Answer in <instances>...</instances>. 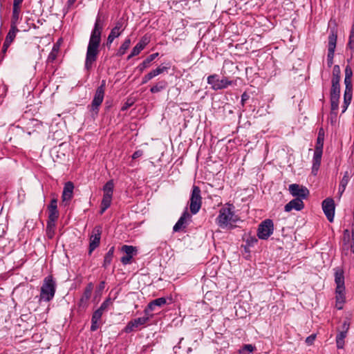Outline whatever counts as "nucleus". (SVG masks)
Listing matches in <instances>:
<instances>
[{
    "label": "nucleus",
    "mask_w": 354,
    "mask_h": 354,
    "mask_svg": "<svg viewBox=\"0 0 354 354\" xmlns=\"http://www.w3.org/2000/svg\"><path fill=\"white\" fill-rule=\"evenodd\" d=\"M351 176L348 171H345L344 176L339 183L338 192L340 196L344 193L346 189V187L350 180Z\"/></svg>",
    "instance_id": "cd10ccee"
},
{
    "label": "nucleus",
    "mask_w": 354,
    "mask_h": 354,
    "mask_svg": "<svg viewBox=\"0 0 354 354\" xmlns=\"http://www.w3.org/2000/svg\"><path fill=\"white\" fill-rule=\"evenodd\" d=\"M316 338L315 334H312L306 339V343L308 345H312Z\"/></svg>",
    "instance_id": "09e8293b"
},
{
    "label": "nucleus",
    "mask_w": 354,
    "mask_h": 354,
    "mask_svg": "<svg viewBox=\"0 0 354 354\" xmlns=\"http://www.w3.org/2000/svg\"><path fill=\"white\" fill-rule=\"evenodd\" d=\"M10 46V44H7L6 41H4L3 48H2V53H6Z\"/></svg>",
    "instance_id": "13d9d810"
},
{
    "label": "nucleus",
    "mask_w": 354,
    "mask_h": 354,
    "mask_svg": "<svg viewBox=\"0 0 354 354\" xmlns=\"http://www.w3.org/2000/svg\"><path fill=\"white\" fill-rule=\"evenodd\" d=\"M239 220V216L234 213L233 205L222 207L216 218V223L221 228H233L235 223Z\"/></svg>",
    "instance_id": "f03ea898"
},
{
    "label": "nucleus",
    "mask_w": 354,
    "mask_h": 354,
    "mask_svg": "<svg viewBox=\"0 0 354 354\" xmlns=\"http://www.w3.org/2000/svg\"><path fill=\"white\" fill-rule=\"evenodd\" d=\"M274 225L270 219H266L259 225L257 236L260 239L266 240L273 233Z\"/></svg>",
    "instance_id": "0eeeda50"
},
{
    "label": "nucleus",
    "mask_w": 354,
    "mask_h": 354,
    "mask_svg": "<svg viewBox=\"0 0 354 354\" xmlns=\"http://www.w3.org/2000/svg\"><path fill=\"white\" fill-rule=\"evenodd\" d=\"M288 190L295 198H299L301 200L306 198L309 194V191L306 187L296 183L290 185Z\"/></svg>",
    "instance_id": "9d476101"
},
{
    "label": "nucleus",
    "mask_w": 354,
    "mask_h": 354,
    "mask_svg": "<svg viewBox=\"0 0 354 354\" xmlns=\"http://www.w3.org/2000/svg\"><path fill=\"white\" fill-rule=\"evenodd\" d=\"M336 292V307L341 310L343 308V304L345 302V290H335Z\"/></svg>",
    "instance_id": "a878e982"
},
{
    "label": "nucleus",
    "mask_w": 354,
    "mask_h": 354,
    "mask_svg": "<svg viewBox=\"0 0 354 354\" xmlns=\"http://www.w3.org/2000/svg\"><path fill=\"white\" fill-rule=\"evenodd\" d=\"M353 244L351 245V251L354 253V237H352Z\"/></svg>",
    "instance_id": "e2e57ef3"
},
{
    "label": "nucleus",
    "mask_w": 354,
    "mask_h": 354,
    "mask_svg": "<svg viewBox=\"0 0 354 354\" xmlns=\"http://www.w3.org/2000/svg\"><path fill=\"white\" fill-rule=\"evenodd\" d=\"M352 100V93L351 92H344V104L342 106V113H344L348 105L350 104Z\"/></svg>",
    "instance_id": "e433bc0d"
},
{
    "label": "nucleus",
    "mask_w": 354,
    "mask_h": 354,
    "mask_svg": "<svg viewBox=\"0 0 354 354\" xmlns=\"http://www.w3.org/2000/svg\"><path fill=\"white\" fill-rule=\"evenodd\" d=\"M335 270V282L336 284V289L345 290L344 286V271L340 268H336Z\"/></svg>",
    "instance_id": "412c9836"
},
{
    "label": "nucleus",
    "mask_w": 354,
    "mask_h": 354,
    "mask_svg": "<svg viewBox=\"0 0 354 354\" xmlns=\"http://www.w3.org/2000/svg\"><path fill=\"white\" fill-rule=\"evenodd\" d=\"M340 97V84L339 82H331V88L330 92V107L333 110H338L339 100Z\"/></svg>",
    "instance_id": "1a4fd4ad"
},
{
    "label": "nucleus",
    "mask_w": 354,
    "mask_h": 354,
    "mask_svg": "<svg viewBox=\"0 0 354 354\" xmlns=\"http://www.w3.org/2000/svg\"><path fill=\"white\" fill-rule=\"evenodd\" d=\"M106 80H103L101 82L95 93L93 99L91 104V111L97 115L99 112V107L103 102L105 93Z\"/></svg>",
    "instance_id": "20e7f679"
},
{
    "label": "nucleus",
    "mask_w": 354,
    "mask_h": 354,
    "mask_svg": "<svg viewBox=\"0 0 354 354\" xmlns=\"http://www.w3.org/2000/svg\"><path fill=\"white\" fill-rule=\"evenodd\" d=\"M55 223L51 221H47L46 235L49 239H52L55 234Z\"/></svg>",
    "instance_id": "c9c22d12"
},
{
    "label": "nucleus",
    "mask_w": 354,
    "mask_h": 354,
    "mask_svg": "<svg viewBox=\"0 0 354 354\" xmlns=\"http://www.w3.org/2000/svg\"><path fill=\"white\" fill-rule=\"evenodd\" d=\"M48 221L56 222L59 215V211L57 209V199L56 198H54L50 201V204L48 205Z\"/></svg>",
    "instance_id": "2eb2a0df"
},
{
    "label": "nucleus",
    "mask_w": 354,
    "mask_h": 354,
    "mask_svg": "<svg viewBox=\"0 0 354 354\" xmlns=\"http://www.w3.org/2000/svg\"><path fill=\"white\" fill-rule=\"evenodd\" d=\"M24 0H13L12 8H21V5Z\"/></svg>",
    "instance_id": "4d7b16f0"
},
{
    "label": "nucleus",
    "mask_w": 354,
    "mask_h": 354,
    "mask_svg": "<svg viewBox=\"0 0 354 354\" xmlns=\"http://www.w3.org/2000/svg\"><path fill=\"white\" fill-rule=\"evenodd\" d=\"M59 48H60V39L59 41H57L55 44H54L53 48L47 58L48 63H52L56 59L58 53L59 51Z\"/></svg>",
    "instance_id": "393cba45"
},
{
    "label": "nucleus",
    "mask_w": 354,
    "mask_h": 354,
    "mask_svg": "<svg viewBox=\"0 0 354 354\" xmlns=\"http://www.w3.org/2000/svg\"><path fill=\"white\" fill-rule=\"evenodd\" d=\"M114 250H115V248L113 246H112L111 248H109V251L105 254L104 258V262H103L104 268H107L108 266L111 264V263L113 260Z\"/></svg>",
    "instance_id": "7c9ffc66"
},
{
    "label": "nucleus",
    "mask_w": 354,
    "mask_h": 354,
    "mask_svg": "<svg viewBox=\"0 0 354 354\" xmlns=\"http://www.w3.org/2000/svg\"><path fill=\"white\" fill-rule=\"evenodd\" d=\"M102 234V227L100 225L95 226L93 231L92 234L89 238V254L95 250L100 245V239Z\"/></svg>",
    "instance_id": "9b49d317"
},
{
    "label": "nucleus",
    "mask_w": 354,
    "mask_h": 354,
    "mask_svg": "<svg viewBox=\"0 0 354 354\" xmlns=\"http://www.w3.org/2000/svg\"><path fill=\"white\" fill-rule=\"evenodd\" d=\"M333 64V59H327V65L328 67H331Z\"/></svg>",
    "instance_id": "052dcab7"
},
{
    "label": "nucleus",
    "mask_w": 354,
    "mask_h": 354,
    "mask_svg": "<svg viewBox=\"0 0 354 354\" xmlns=\"http://www.w3.org/2000/svg\"><path fill=\"white\" fill-rule=\"evenodd\" d=\"M167 303L165 297H159L149 302L144 310L145 315H151L150 313L155 310L156 307H161Z\"/></svg>",
    "instance_id": "f3484780"
},
{
    "label": "nucleus",
    "mask_w": 354,
    "mask_h": 354,
    "mask_svg": "<svg viewBox=\"0 0 354 354\" xmlns=\"http://www.w3.org/2000/svg\"><path fill=\"white\" fill-rule=\"evenodd\" d=\"M77 0H68L67 1V6L68 8H71L73 4L75 3V2Z\"/></svg>",
    "instance_id": "bf43d9fd"
},
{
    "label": "nucleus",
    "mask_w": 354,
    "mask_h": 354,
    "mask_svg": "<svg viewBox=\"0 0 354 354\" xmlns=\"http://www.w3.org/2000/svg\"><path fill=\"white\" fill-rule=\"evenodd\" d=\"M121 250L124 252L126 255L131 256V257H133V253L136 252V248L132 245H124L122 247Z\"/></svg>",
    "instance_id": "ea45409f"
},
{
    "label": "nucleus",
    "mask_w": 354,
    "mask_h": 354,
    "mask_svg": "<svg viewBox=\"0 0 354 354\" xmlns=\"http://www.w3.org/2000/svg\"><path fill=\"white\" fill-rule=\"evenodd\" d=\"M114 183L112 180H109L103 187V195L113 196Z\"/></svg>",
    "instance_id": "f704fd0d"
},
{
    "label": "nucleus",
    "mask_w": 354,
    "mask_h": 354,
    "mask_svg": "<svg viewBox=\"0 0 354 354\" xmlns=\"http://www.w3.org/2000/svg\"><path fill=\"white\" fill-rule=\"evenodd\" d=\"M168 69V67L167 66H160L157 68L151 71L148 74L145 75L142 78V84H146L147 82H149L152 78L156 77L157 75L162 73L163 72L166 71Z\"/></svg>",
    "instance_id": "4be33fe9"
},
{
    "label": "nucleus",
    "mask_w": 354,
    "mask_h": 354,
    "mask_svg": "<svg viewBox=\"0 0 354 354\" xmlns=\"http://www.w3.org/2000/svg\"><path fill=\"white\" fill-rule=\"evenodd\" d=\"M167 82L165 80L158 82L153 86L150 88L152 93H156L166 88Z\"/></svg>",
    "instance_id": "473e14b6"
},
{
    "label": "nucleus",
    "mask_w": 354,
    "mask_h": 354,
    "mask_svg": "<svg viewBox=\"0 0 354 354\" xmlns=\"http://www.w3.org/2000/svg\"><path fill=\"white\" fill-rule=\"evenodd\" d=\"M190 218L191 216L186 209L182 214L178 221L174 225L173 227L174 232H177L183 230L188 225V221L190 219Z\"/></svg>",
    "instance_id": "4468645a"
},
{
    "label": "nucleus",
    "mask_w": 354,
    "mask_h": 354,
    "mask_svg": "<svg viewBox=\"0 0 354 354\" xmlns=\"http://www.w3.org/2000/svg\"><path fill=\"white\" fill-rule=\"evenodd\" d=\"M131 45V39L129 37H127L125 39L124 41L122 43V44L119 48L117 55L118 56H122L125 54L126 50L129 48Z\"/></svg>",
    "instance_id": "72a5a7b5"
},
{
    "label": "nucleus",
    "mask_w": 354,
    "mask_h": 354,
    "mask_svg": "<svg viewBox=\"0 0 354 354\" xmlns=\"http://www.w3.org/2000/svg\"><path fill=\"white\" fill-rule=\"evenodd\" d=\"M125 28L126 25L124 24V19H118L115 22L114 27L111 30V32L107 37L106 45L108 46H111L114 39L120 36Z\"/></svg>",
    "instance_id": "6e6552de"
},
{
    "label": "nucleus",
    "mask_w": 354,
    "mask_h": 354,
    "mask_svg": "<svg viewBox=\"0 0 354 354\" xmlns=\"http://www.w3.org/2000/svg\"><path fill=\"white\" fill-rule=\"evenodd\" d=\"M57 283L52 275H48L43 280L39 294V301L49 302L55 297Z\"/></svg>",
    "instance_id": "7ed1b4c3"
},
{
    "label": "nucleus",
    "mask_w": 354,
    "mask_h": 354,
    "mask_svg": "<svg viewBox=\"0 0 354 354\" xmlns=\"http://www.w3.org/2000/svg\"><path fill=\"white\" fill-rule=\"evenodd\" d=\"M324 146V134H322L321 132H319L318 137L317 139V143L315 146V150L323 151Z\"/></svg>",
    "instance_id": "a19ab883"
},
{
    "label": "nucleus",
    "mask_w": 354,
    "mask_h": 354,
    "mask_svg": "<svg viewBox=\"0 0 354 354\" xmlns=\"http://www.w3.org/2000/svg\"><path fill=\"white\" fill-rule=\"evenodd\" d=\"M158 53H153L149 55L141 64H140L138 66V68L140 71H143L145 68H148L150 65V63L153 61L158 56Z\"/></svg>",
    "instance_id": "bb28decb"
},
{
    "label": "nucleus",
    "mask_w": 354,
    "mask_h": 354,
    "mask_svg": "<svg viewBox=\"0 0 354 354\" xmlns=\"http://www.w3.org/2000/svg\"><path fill=\"white\" fill-rule=\"evenodd\" d=\"M111 304V299L108 298L102 303L100 307L97 310H100L102 313H104V311H105Z\"/></svg>",
    "instance_id": "37998d69"
},
{
    "label": "nucleus",
    "mask_w": 354,
    "mask_h": 354,
    "mask_svg": "<svg viewBox=\"0 0 354 354\" xmlns=\"http://www.w3.org/2000/svg\"><path fill=\"white\" fill-rule=\"evenodd\" d=\"M133 257H131V256H128V255H125V256H123L122 258H121V262L124 264V265H127L129 263H131V260Z\"/></svg>",
    "instance_id": "de8ad7c7"
},
{
    "label": "nucleus",
    "mask_w": 354,
    "mask_h": 354,
    "mask_svg": "<svg viewBox=\"0 0 354 354\" xmlns=\"http://www.w3.org/2000/svg\"><path fill=\"white\" fill-rule=\"evenodd\" d=\"M190 211L193 214L198 212L201 207L202 197L201 196V189L198 186L194 185L190 197Z\"/></svg>",
    "instance_id": "39448f33"
},
{
    "label": "nucleus",
    "mask_w": 354,
    "mask_h": 354,
    "mask_svg": "<svg viewBox=\"0 0 354 354\" xmlns=\"http://www.w3.org/2000/svg\"><path fill=\"white\" fill-rule=\"evenodd\" d=\"M337 38V35L333 32H332L328 36L327 59H333L334 58Z\"/></svg>",
    "instance_id": "a211bd4d"
},
{
    "label": "nucleus",
    "mask_w": 354,
    "mask_h": 354,
    "mask_svg": "<svg viewBox=\"0 0 354 354\" xmlns=\"http://www.w3.org/2000/svg\"><path fill=\"white\" fill-rule=\"evenodd\" d=\"M5 1V0H0V7L1 8L3 6V3Z\"/></svg>",
    "instance_id": "774afa93"
},
{
    "label": "nucleus",
    "mask_w": 354,
    "mask_h": 354,
    "mask_svg": "<svg viewBox=\"0 0 354 354\" xmlns=\"http://www.w3.org/2000/svg\"><path fill=\"white\" fill-rule=\"evenodd\" d=\"M18 32H19V29L17 28V27L10 26L9 32H8V34L6 37L5 41L7 44H11L12 42L14 41V39L16 37V35Z\"/></svg>",
    "instance_id": "2f4dec72"
},
{
    "label": "nucleus",
    "mask_w": 354,
    "mask_h": 354,
    "mask_svg": "<svg viewBox=\"0 0 354 354\" xmlns=\"http://www.w3.org/2000/svg\"><path fill=\"white\" fill-rule=\"evenodd\" d=\"M21 8H12L10 26L17 27L20 18Z\"/></svg>",
    "instance_id": "c756f323"
},
{
    "label": "nucleus",
    "mask_w": 354,
    "mask_h": 354,
    "mask_svg": "<svg viewBox=\"0 0 354 354\" xmlns=\"http://www.w3.org/2000/svg\"><path fill=\"white\" fill-rule=\"evenodd\" d=\"M73 189L74 185L73 183L69 181L65 183L62 195V203H65V205H67L73 198Z\"/></svg>",
    "instance_id": "dca6fc26"
},
{
    "label": "nucleus",
    "mask_w": 354,
    "mask_h": 354,
    "mask_svg": "<svg viewBox=\"0 0 354 354\" xmlns=\"http://www.w3.org/2000/svg\"><path fill=\"white\" fill-rule=\"evenodd\" d=\"M353 72L349 66H346L345 69V77H352Z\"/></svg>",
    "instance_id": "6e6d98bb"
},
{
    "label": "nucleus",
    "mask_w": 354,
    "mask_h": 354,
    "mask_svg": "<svg viewBox=\"0 0 354 354\" xmlns=\"http://www.w3.org/2000/svg\"><path fill=\"white\" fill-rule=\"evenodd\" d=\"M340 68L338 65H335L333 68V77L331 82H340Z\"/></svg>",
    "instance_id": "58836bf2"
},
{
    "label": "nucleus",
    "mask_w": 354,
    "mask_h": 354,
    "mask_svg": "<svg viewBox=\"0 0 354 354\" xmlns=\"http://www.w3.org/2000/svg\"><path fill=\"white\" fill-rule=\"evenodd\" d=\"M304 207V204L301 198H294L288 203L284 207V211L289 212L292 209L300 211Z\"/></svg>",
    "instance_id": "6ab92c4d"
},
{
    "label": "nucleus",
    "mask_w": 354,
    "mask_h": 354,
    "mask_svg": "<svg viewBox=\"0 0 354 354\" xmlns=\"http://www.w3.org/2000/svg\"><path fill=\"white\" fill-rule=\"evenodd\" d=\"M93 286L91 283H88L84 289L83 295L80 299L79 306L85 308L88 306V302L91 297Z\"/></svg>",
    "instance_id": "aec40b11"
},
{
    "label": "nucleus",
    "mask_w": 354,
    "mask_h": 354,
    "mask_svg": "<svg viewBox=\"0 0 354 354\" xmlns=\"http://www.w3.org/2000/svg\"><path fill=\"white\" fill-rule=\"evenodd\" d=\"M142 155H143V151L142 150H137L133 153L132 158L136 159V158L141 157Z\"/></svg>",
    "instance_id": "864d4df0"
},
{
    "label": "nucleus",
    "mask_w": 354,
    "mask_h": 354,
    "mask_svg": "<svg viewBox=\"0 0 354 354\" xmlns=\"http://www.w3.org/2000/svg\"><path fill=\"white\" fill-rule=\"evenodd\" d=\"M322 209L330 222H333L335 215V203L332 198H328L322 202Z\"/></svg>",
    "instance_id": "ddd939ff"
},
{
    "label": "nucleus",
    "mask_w": 354,
    "mask_h": 354,
    "mask_svg": "<svg viewBox=\"0 0 354 354\" xmlns=\"http://www.w3.org/2000/svg\"><path fill=\"white\" fill-rule=\"evenodd\" d=\"M352 237H354V224L353 225L352 227Z\"/></svg>",
    "instance_id": "338daca9"
},
{
    "label": "nucleus",
    "mask_w": 354,
    "mask_h": 354,
    "mask_svg": "<svg viewBox=\"0 0 354 354\" xmlns=\"http://www.w3.org/2000/svg\"><path fill=\"white\" fill-rule=\"evenodd\" d=\"M207 81L214 91L226 88L233 84V82L229 80L227 77L219 80L216 74L208 76Z\"/></svg>",
    "instance_id": "423d86ee"
},
{
    "label": "nucleus",
    "mask_w": 354,
    "mask_h": 354,
    "mask_svg": "<svg viewBox=\"0 0 354 354\" xmlns=\"http://www.w3.org/2000/svg\"><path fill=\"white\" fill-rule=\"evenodd\" d=\"M345 91L344 92L353 93V86L351 77H344Z\"/></svg>",
    "instance_id": "79ce46f5"
},
{
    "label": "nucleus",
    "mask_w": 354,
    "mask_h": 354,
    "mask_svg": "<svg viewBox=\"0 0 354 354\" xmlns=\"http://www.w3.org/2000/svg\"><path fill=\"white\" fill-rule=\"evenodd\" d=\"M99 322L97 321L91 320V330L95 331L99 328Z\"/></svg>",
    "instance_id": "3c124183"
},
{
    "label": "nucleus",
    "mask_w": 354,
    "mask_h": 354,
    "mask_svg": "<svg viewBox=\"0 0 354 354\" xmlns=\"http://www.w3.org/2000/svg\"><path fill=\"white\" fill-rule=\"evenodd\" d=\"M243 349L244 351H247L250 353H252L254 351V347L252 344H245L244 345Z\"/></svg>",
    "instance_id": "5fc2aeb1"
},
{
    "label": "nucleus",
    "mask_w": 354,
    "mask_h": 354,
    "mask_svg": "<svg viewBox=\"0 0 354 354\" xmlns=\"http://www.w3.org/2000/svg\"><path fill=\"white\" fill-rule=\"evenodd\" d=\"M148 41L147 39L142 38L132 49L131 54L128 56L127 59H130L134 56H136L140 54V53L147 46Z\"/></svg>",
    "instance_id": "b1692460"
},
{
    "label": "nucleus",
    "mask_w": 354,
    "mask_h": 354,
    "mask_svg": "<svg viewBox=\"0 0 354 354\" xmlns=\"http://www.w3.org/2000/svg\"><path fill=\"white\" fill-rule=\"evenodd\" d=\"M153 315H145V317H138L134 319L127 324L124 330L127 333H129L133 331L136 328L140 326L145 325L151 317H152Z\"/></svg>",
    "instance_id": "f8f14e48"
},
{
    "label": "nucleus",
    "mask_w": 354,
    "mask_h": 354,
    "mask_svg": "<svg viewBox=\"0 0 354 354\" xmlns=\"http://www.w3.org/2000/svg\"><path fill=\"white\" fill-rule=\"evenodd\" d=\"M347 48L354 51V36L349 35Z\"/></svg>",
    "instance_id": "49530a36"
},
{
    "label": "nucleus",
    "mask_w": 354,
    "mask_h": 354,
    "mask_svg": "<svg viewBox=\"0 0 354 354\" xmlns=\"http://www.w3.org/2000/svg\"><path fill=\"white\" fill-rule=\"evenodd\" d=\"M257 239H251V243H257Z\"/></svg>",
    "instance_id": "69168bd1"
},
{
    "label": "nucleus",
    "mask_w": 354,
    "mask_h": 354,
    "mask_svg": "<svg viewBox=\"0 0 354 354\" xmlns=\"http://www.w3.org/2000/svg\"><path fill=\"white\" fill-rule=\"evenodd\" d=\"M103 23L100 17H97L93 28L91 31L87 46L84 68L89 71L97 60L99 54V47L101 42V35L103 30Z\"/></svg>",
    "instance_id": "f257e3e1"
},
{
    "label": "nucleus",
    "mask_w": 354,
    "mask_h": 354,
    "mask_svg": "<svg viewBox=\"0 0 354 354\" xmlns=\"http://www.w3.org/2000/svg\"><path fill=\"white\" fill-rule=\"evenodd\" d=\"M349 328H350V322H349V320L348 319H346L342 322V326H341V331L340 332H342V333H347Z\"/></svg>",
    "instance_id": "c03bdc74"
},
{
    "label": "nucleus",
    "mask_w": 354,
    "mask_h": 354,
    "mask_svg": "<svg viewBox=\"0 0 354 354\" xmlns=\"http://www.w3.org/2000/svg\"><path fill=\"white\" fill-rule=\"evenodd\" d=\"M322 156V151L315 150L312 167V173L314 175H316L319 170L321 164Z\"/></svg>",
    "instance_id": "5701e85b"
},
{
    "label": "nucleus",
    "mask_w": 354,
    "mask_h": 354,
    "mask_svg": "<svg viewBox=\"0 0 354 354\" xmlns=\"http://www.w3.org/2000/svg\"><path fill=\"white\" fill-rule=\"evenodd\" d=\"M337 110H333L331 109V111H330V120H331V123H334L336 122V119H337Z\"/></svg>",
    "instance_id": "8fccbe9b"
},
{
    "label": "nucleus",
    "mask_w": 354,
    "mask_h": 354,
    "mask_svg": "<svg viewBox=\"0 0 354 354\" xmlns=\"http://www.w3.org/2000/svg\"><path fill=\"white\" fill-rule=\"evenodd\" d=\"M249 95L246 93V92H244L242 95H241V104L242 106H243L244 104H245V102L249 100Z\"/></svg>",
    "instance_id": "603ef678"
},
{
    "label": "nucleus",
    "mask_w": 354,
    "mask_h": 354,
    "mask_svg": "<svg viewBox=\"0 0 354 354\" xmlns=\"http://www.w3.org/2000/svg\"><path fill=\"white\" fill-rule=\"evenodd\" d=\"M347 333L340 332L336 336V344L338 348H343L344 345V339Z\"/></svg>",
    "instance_id": "4c0bfd02"
},
{
    "label": "nucleus",
    "mask_w": 354,
    "mask_h": 354,
    "mask_svg": "<svg viewBox=\"0 0 354 354\" xmlns=\"http://www.w3.org/2000/svg\"><path fill=\"white\" fill-rule=\"evenodd\" d=\"M104 282L102 281V282L100 283V288L102 289V288H104Z\"/></svg>",
    "instance_id": "0e129e2a"
},
{
    "label": "nucleus",
    "mask_w": 354,
    "mask_h": 354,
    "mask_svg": "<svg viewBox=\"0 0 354 354\" xmlns=\"http://www.w3.org/2000/svg\"><path fill=\"white\" fill-rule=\"evenodd\" d=\"M112 201V196L103 195L102 200L100 205V214H102L110 206Z\"/></svg>",
    "instance_id": "c85d7f7f"
},
{
    "label": "nucleus",
    "mask_w": 354,
    "mask_h": 354,
    "mask_svg": "<svg viewBox=\"0 0 354 354\" xmlns=\"http://www.w3.org/2000/svg\"><path fill=\"white\" fill-rule=\"evenodd\" d=\"M350 35L351 36H354V24L351 26V31H350Z\"/></svg>",
    "instance_id": "680f3d73"
},
{
    "label": "nucleus",
    "mask_w": 354,
    "mask_h": 354,
    "mask_svg": "<svg viewBox=\"0 0 354 354\" xmlns=\"http://www.w3.org/2000/svg\"><path fill=\"white\" fill-rule=\"evenodd\" d=\"M102 314H103V313H102L100 310L97 309L93 313L91 320L97 321L99 322L101 319Z\"/></svg>",
    "instance_id": "a18cd8bd"
}]
</instances>
